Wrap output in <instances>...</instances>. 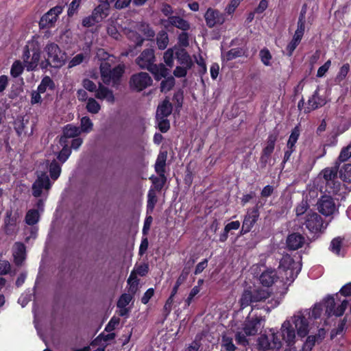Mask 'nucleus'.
Wrapping results in <instances>:
<instances>
[{
	"label": "nucleus",
	"mask_w": 351,
	"mask_h": 351,
	"mask_svg": "<svg viewBox=\"0 0 351 351\" xmlns=\"http://www.w3.org/2000/svg\"><path fill=\"white\" fill-rule=\"evenodd\" d=\"M309 330L307 319L302 313H298L282 324L279 332L274 328L265 331L258 339L256 348L263 351L279 350L285 343L288 348L285 351H296L294 347L297 339L295 331L298 337L304 338Z\"/></svg>",
	"instance_id": "f257e3e1"
},
{
	"label": "nucleus",
	"mask_w": 351,
	"mask_h": 351,
	"mask_svg": "<svg viewBox=\"0 0 351 351\" xmlns=\"http://www.w3.org/2000/svg\"><path fill=\"white\" fill-rule=\"evenodd\" d=\"M302 267L300 257L285 255L280 262L278 272L282 284L281 294H285L289 286L295 280Z\"/></svg>",
	"instance_id": "f03ea898"
},
{
	"label": "nucleus",
	"mask_w": 351,
	"mask_h": 351,
	"mask_svg": "<svg viewBox=\"0 0 351 351\" xmlns=\"http://www.w3.org/2000/svg\"><path fill=\"white\" fill-rule=\"evenodd\" d=\"M156 57L153 49H144L140 56L136 59V64L142 69H147L154 76L156 80H160L162 77L166 78L169 75V69L160 63L154 64Z\"/></svg>",
	"instance_id": "7ed1b4c3"
},
{
	"label": "nucleus",
	"mask_w": 351,
	"mask_h": 351,
	"mask_svg": "<svg viewBox=\"0 0 351 351\" xmlns=\"http://www.w3.org/2000/svg\"><path fill=\"white\" fill-rule=\"evenodd\" d=\"M41 49L39 43L35 40L27 42L23 47L21 58L27 71H36L40 60Z\"/></svg>",
	"instance_id": "20e7f679"
},
{
	"label": "nucleus",
	"mask_w": 351,
	"mask_h": 351,
	"mask_svg": "<svg viewBox=\"0 0 351 351\" xmlns=\"http://www.w3.org/2000/svg\"><path fill=\"white\" fill-rule=\"evenodd\" d=\"M338 167H328L322 172L323 182L325 184V192L330 195H337L341 189L340 179L337 176Z\"/></svg>",
	"instance_id": "39448f33"
},
{
	"label": "nucleus",
	"mask_w": 351,
	"mask_h": 351,
	"mask_svg": "<svg viewBox=\"0 0 351 351\" xmlns=\"http://www.w3.org/2000/svg\"><path fill=\"white\" fill-rule=\"evenodd\" d=\"M263 266L259 265H254L251 267V271L253 274H258L259 271H261V274L259 276L260 283L266 287H269L275 283H279L278 287L280 289L279 293L282 290V284L280 283V280L278 281V279L280 278L278 277L275 270L272 269H262ZM280 295L284 294L280 293Z\"/></svg>",
	"instance_id": "423d86ee"
},
{
	"label": "nucleus",
	"mask_w": 351,
	"mask_h": 351,
	"mask_svg": "<svg viewBox=\"0 0 351 351\" xmlns=\"http://www.w3.org/2000/svg\"><path fill=\"white\" fill-rule=\"evenodd\" d=\"M348 304L346 300H340L338 295L328 296L324 300V308L328 315L341 316Z\"/></svg>",
	"instance_id": "0eeeda50"
},
{
	"label": "nucleus",
	"mask_w": 351,
	"mask_h": 351,
	"mask_svg": "<svg viewBox=\"0 0 351 351\" xmlns=\"http://www.w3.org/2000/svg\"><path fill=\"white\" fill-rule=\"evenodd\" d=\"M270 297V293L264 289L252 291L251 289H245L240 299L241 308L250 305L252 302L265 301Z\"/></svg>",
	"instance_id": "6e6552de"
},
{
	"label": "nucleus",
	"mask_w": 351,
	"mask_h": 351,
	"mask_svg": "<svg viewBox=\"0 0 351 351\" xmlns=\"http://www.w3.org/2000/svg\"><path fill=\"white\" fill-rule=\"evenodd\" d=\"M45 50L48 58L51 61L53 68L59 69L65 64L66 53L62 51L55 43H48Z\"/></svg>",
	"instance_id": "1a4fd4ad"
},
{
	"label": "nucleus",
	"mask_w": 351,
	"mask_h": 351,
	"mask_svg": "<svg viewBox=\"0 0 351 351\" xmlns=\"http://www.w3.org/2000/svg\"><path fill=\"white\" fill-rule=\"evenodd\" d=\"M312 234L321 232L326 228L324 226L322 217L315 212L309 210L301 221Z\"/></svg>",
	"instance_id": "9d476101"
},
{
	"label": "nucleus",
	"mask_w": 351,
	"mask_h": 351,
	"mask_svg": "<svg viewBox=\"0 0 351 351\" xmlns=\"http://www.w3.org/2000/svg\"><path fill=\"white\" fill-rule=\"evenodd\" d=\"M152 79L146 72H139L133 74L129 82L132 90L141 92L152 84Z\"/></svg>",
	"instance_id": "9b49d317"
},
{
	"label": "nucleus",
	"mask_w": 351,
	"mask_h": 351,
	"mask_svg": "<svg viewBox=\"0 0 351 351\" xmlns=\"http://www.w3.org/2000/svg\"><path fill=\"white\" fill-rule=\"evenodd\" d=\"M305 13V11H303L301 13V15L299 18L298 22V27L297 29L295 32V34L293 36L292 40L291 42L287 45L286 50L287 51V54L289 56H291L295 48L298 47V45L300 44L304 33V29H305V21H304V14Z\"/></svg>",
	"instance_id": "f8f14e48"
},
{
	"label": "nucleus",
	"mask_w": 351,
	"mask_h": 351,
	"mask_svg": "<svg viewBox=\"0 0 351 351\" xmlns=\"http://www.w3.org/2000/svg\"><path fill=\"white\" fill-rule=\"evenodd\" d=\"M62 12V7L56 5L45 13L39 21L40 29H50L55 26L58 16Z\"/></svg>",
	"instance_id": "ddd939ff"
},
{
	"label": "nucleus",
	"mask_w": 351,
	"mask_h": 351,
	"mask_svg": "<svg viewBox=\"0 0 351 351\" xmlns=\"http://www.w3.org/2000/svg\"><path fill=\"white\" fill-rule=\"evenodd\" d=\"M167 156L166 152H160L155 163V171L159 177H156L153 180V182L156 184L157 181H160L161 183L158 186V188H162L167 180L165 176Z\"/></svg>",
	"instance_id": "4468645a"
},
{
	"label": "nucleus",
	"mask_w": 351,
	"mask_h": 351,
	"mask_svg": "<svg viewBox=\"0 0 351 351\" xmlns=\"http://www.w3.org/2000/svg\"><path fill=\"white\" fill-rule=\"evenodd\" d=\"M108 13L104 11L101 5H97L93 10L90 15L83 18L82 25L84 27L89 28L103 21L108 16Z\"/></svg>",
	"instance_id": "2eb2a0df"
},
{
	"label": "nucleus",
	"mask_w": 351,
	"mask_h": 351,
	"mask_svg": "<svg viewBox=\"0 0 351 351\" xmlns=\"http://www.w3.org/2000/svg\"><path fill=\"white\" fill-rule=\"evenodd\" d=\"M192 66L193 61L186 51L177 52V77L185 76Z\"/></svg>",
	"instance_id": "dca6fc26"
},
{
	"label": "nucleus",
	"mask_w": 351,
	"mask_h": 351,
	"mask_svg": "<svg viewBox=\"0 0 351 351\" xmlns=\"http://www.w3.org/2000/svg\"><path fill=\"white\" fill-rule=\"evenodd\" d=\"M51 187V183L49 176L45 172H42L32 184V195L35 197H39L42 195L43 189L49 190Z\"/></svg>",
	"instance_id": "f3484780"
},
{
	"label": "nucleus",
	"mask_w": 351,
	"mask_h": 351,
	"mask_svg": "<svg viewBox=\"0 0 351 351\" xmlns=\"http://www.w3.org/2000/svg\"><path fill=\"white\" fill-rule=\"evenodd\" d=\"M204 19L206 25L210 28L222 25L226 20L223 13L212 8H209L205 12Z\"/></svg>",
	"instance_id": "a211bd4d"
},
{
	"label": "nucleus",
	"mask_w": 351,
	"mask_h": 351,
	"mask_svg": "<svg viewBox=\"0 0 351 351\" xmlns=\"http://www.w3.org/2000/svg\"><path fill=\"white\" fill-rule=\"evenodd\" d=\"M322 88L318 86L312 97L308 101L309 110L317 109L324 106L327 103V97L325 93L321 94Z\"/></svg>",
	"instance_id": "6ab92c4d"
},
{
	"label": "nucleus",
	"mask_w": 351,
	"mask_h": 351,
	"mask_svg": "<svg viewBox=\"0 0 351 351\" xmlns=\"http://www.w3.org/2000/svg\"><path fill=\"white\" fill-rule=\"evenodd\" d=\"M319 211L324 215H330L337 210L336 205L332 198L328 195L322 197L319 203Z\"/></svg>",
	"instance_id": "aec40b11"
},
{
	"label": "nucleus",
	"mask_w": 351,
	"mask_h": 351,
	"mask_svg": "<svg viewBox=\"0 0 351 351\" xmlns=\"http://www.w3.org/2000/svg\"><path fill=\"white\" fill-rule=\"evenodd\" d=\"M14 262L16 266L23 264L26 258V246L22 242H16L12 249Z\"/></svg>",
	"instance_id": "412c9836"
},
{
	"label": "nucleus",
	"mask_w": 351,
	"mask_h": 351,
	"mask_svg": "<svg viewBox=\"0 0 351 351\" xmlns=\"http://www.w3.org/2000/svg\"><path fill=\"white\" fill-rule=\"evenodd\" d=\"M264 319L263 317H256L252 319H247L243 328L244 332L246 335H254L258 329L263 326Z\"/></svg>",
	"instance_id": "4be33fe9"
},
{
	"label": "nucleus",
	"mask_w": 351,
	"mask_h": 351,
	"mask_svg": "<svg viewBox=\"0 0 351 351\" xmlns=\"http://www.w3.org/2000/svg\"><path fill=\"white\" fill-rule=\"evenodd\" d=\"M172 112V104L169 99H164L159 104L156 112V119L167 118Z\"/></svg>",
	"instance_id": "5701e85b"
},
{
	"label": "nucleus",
	"mask_w": 351,
	"mask_h": 351,
	"mask_svg": "<svg viewBox=\"0 0 351 351\" xmlns=\"http://www.w3.org/2000/svg\"><path fill=\"white\" fill-rule=\"evenodd\" d=\"M258 218V212L257 210L254 209L249 213L245 217L243 222L241 232L245 234L250 231L254 224L256 223Z\"/></svg>",
	"instance_id": "b1692460"
},
{
	"label": "nucleus",
	"mask_w": 351,
	"mask_h": 351,
	"mask_svg": "<svg viewBox=\"0 0 351 351\" xmlns=\"http://www.w3.org/2000/svg\"><path fill=\"white\" fill-rule=\"evenodd\" d=\"M95 97L101 100L106 99L108 102L111 104L114 103L115 101L112 90L101 84H99V88L96 90Z\"/></svg>",
	"instance_id": "393cba45"
},
{
	"label": "nucleus",
	"mask_w": 351,
	"mask_h": 351,
	"mask_svg": "<svg viewBox=\"0 0 351 351\" xmlns=\"http://www.w3.org/2000/svg\"><path fill=\"white\" fill-rule=\"evenodd\" d=\"M304 243V237L298 233H293L290 234L287 239V246L291 250H297L301 247Z\"/></svg>",
	"instance_id": "a878e982"
},
{
	"label": "nucleus",
	"mask_w": 351,
	"mask_h": 351,
	"mask_svg": "<svg viewBox=\"0 0 351 351\" xmlns=\"http://www.w3.org/2000/svg\"><path fill=\"white\" fill-rule=\"evenodd\" d=\"M56 88V84L53 80L48 75H45L41 80L40 84L38 86V90L39 93H44L47 89L53 90Z\"/></svg>",
	"instance_id": "bb28decb"
},
{
	"label": "nucleus",
	"mask_w": 351,
	"mask_h": 351,
	"mask_svg": "<svg viewBox=\"0 0 351 351\" xmlns=\"http://www.w3.org/2000/svg\"><path fill=\"white\" fill-rule=\"evenodd\" d=\"M12 215V210H8L4 219V229L7 234H11L16 226V218L13 217Z\"/></svg>",
	"instance_id": "cd10ccee"
},
{
	"label": "nucleus",
	"mask_w": 351,
	"mask_h": 351,
	"mask_svg": "<svg viewBox=\"0 0 351 351\" xmlns=\"http://www.w3.org/2000/svg\"><path fill=\"white\" fill-rule=\"evenodd\" d=\"M123 73L124 69L120 65L112 69L110 77L106 80V84H109L111 81L114 84L119 82Z\"/></svg>",
	"instance_id": "c85d7f7f"
},
{
	"label": "nucleus",
	"mask_w": 351,
	"mask_h": 351,
	"mask_svg": "<svg viewBox=\"0 0 351 351\" xmlns=\"http://www.w3.org/2000/svg\"><path fill=\"white\" fill-rule=\"evenodd\" d=\"M40 220V213L38 210L30 209L25 215V221L29 226L36 224Z\"/></svg>",
	"instance_id": "c756f323"
},
{
	"label": "nucleus",
	"mask_w": 351,
	"mask_h": 351,
	"mask_svg": "<svg viewBox=\"0 0 351 351\" xmlns=\"http://www.w3.org/2000/svg\"><path fill=\"white\" fill-rule=\"evenodd\" d=\"M275 142H276L275 136H270L268 138L267 145L265 146V147L263 149V156L261 157L262 160H264L265 162H266L267 160L269 158L270 154L273 152V151L274 149Z\"/></svg>",
	"instance_id": "7c9ffc66"
},
{
	"label": "nucleus",
	"mask_w": 351,
	"mask_h": 351,
	"mask_svg": "<svg viewBox=\"0 0 351 351\" xmlns=\"http://www.w3.org/2000/svg\"><path fill=\"white\" fill-rule=\"evenodd\" d=\"M62 134L69 138H73L79 136L81 134V131L80 127L72 124H67L63 128Z\"/></svg>",
	"instance_id": "2f4dec72"
},
{
	"label": "nucleus",
	"mask_w": 351,
	"mask_h": 351,
	"mask_svg": "<svg viewBox=\"0 0 351 351\" xmlns=\"http://www.w3.org/2000/svg\"><path fill=\"white\" fill-rule=\"evenodd\" d=\"M61 166L57 162L56 160L53 159L49 167V171L51 178L53 180H56L60 176L61 173Z\"/></svg>",
	"instance_id": "473e14b6"
},
{
	"label": "nucleus",
	"mask_w": 351,
	"mask_h": 351,
	"mask_svg": "<svg viewBox=\"0 0 351 351\" xmlns=\"http://www.w3.org/2000/svg\"><path fill=\"white\" fill-rule=\"evenodd\" d=\"M176 295V285L172 287L171 292L169 298L166 301L163 308V315L165 318L170 313L172 305L173 304V298Z\"/></svg>",
	"instance_id": "72a5a7b5"
},
{
	"label": "nucleus",
	"mask_w": 351,
	"mask_h": 351,
	"mask_svg": "<svg viewBox=\"0 0 351 351\" xmlns=\"http://www.w3.org/2000/svg\"><path fill=\"white\" fill-rule=\"evenodd\" d=\"M80 131L84 133H89L93 129V123L90 119L87 117H83L80 120Z\"/></svg>",
	"instance_id": "f704fd0d"
},
{
	"label": "nucleus",
	"mask_w": 351,
	"mask_h": 351,
	"mask_svg": "<svg viewBox=\"0 0 351 351\" xmlns=\"http://www.w3.org/2000/svg\"><path fill=\"white\" fill-rule=\"evenodd\" d=\"M24 66L20 60H16L13 62L10 69V75L12 77L16 78L20 76L23 71Z\"/></svg>",
	"instance_id": "c9c22d12"
},
{
	"label": "nucleus",
	"mask_w": 351,
	"mask_h": 351,
	"mask_svg": "<svg viewBox=\"0 0 351 351\" xmlns=\"http://www.w3.org/2000/svg\"><path fill=\"white\" fill-rule=\"evenodd\" d=\"M86 108L91 114H97L101 110V106L94 98L90 97L87 99Z\"/></svg>",
	"instance_id": "e433bc0d"
},
{
	"label": "nucleus",
	"mask_w": 351,
	"mask_h": 351,
	"mask_svg": "<svg viewBox=\"0 0 351 351\" xmlns=\"http://www.w3.org/2000/svg\"><path fill=\"white\" fill-rule=\"evenodd\" d=\"M309 210H311L308 209L307 202L302 201L295 208L296 215L298 217L299 221H302L306 213Z\"/></svg>",
	"instance_id": "4c0bfd02"
},
{
	"label": "nucleus",
	"mask_w": 351,
	"mask_h": 351,
	"mask_svg": "<svg viewBox=\"0 0 351 351\" xmlns=\"http://www.w3.org/2000/svg\"><path fill=\"white\" fill-rule=\"evenodd\" d=\"M244 53L241 49H232L226 53L222 54V58L226 59L227 61L232 60L235 58L240 57Z\"/></svg>",
	"instance_id": "58836bf2"
},
{
	"label": "nucleus",
	"mask_w": 351,
	"mask_h": 351,
	"mask_svg": "<svg viewBox=\"0 0 351 351\" xmlns=\"http://www.w3.org/2000/svg\"><path fill=\"white\" fill-rule=\"evenodd\" d=\"M341 243L340 238L334 239L330 243V250L337 255H343V252H341Z\"/></svg>",
	"instance_id": "ea45409f"
},
{
	"label": "nucleus",
	"mask_w": 351,
	"mask_h": 351,
	"mask_svg": "<svg viewBox=\"0 0 351 351\" xmlns=\"http://www.w3.org/2000/svg\"><path fill=\"white\" fill-rule=\"evenodd\" d=\"M99 69L102 80L106 84V80H107L110 75L112 71L111 66L108 62H102Z\"/></svg>",
	"instance_id": "a19ab883"
},
{
	"label": "nucleus",
	"mask_w": 351,
	"mask_h": 351,
	"mask_svg": "<svg viewBox=\"0 0 351 351\" xmlns=\"http://www.w3.org/2000/svg\"><path fill=\"white\" fill-rule=\"evenodd\" d=\"M177 34H178V40L180 46L186 47L189 45V41L191 39L190 32H182L180 34L177 32Z\"/></svg>",
	"instance_id": "79ce46f5"
},
{
	"label": "nucleus",
	"mask_w": 351,
	"mask_h": 351,
	"mask_svg": "<svg viewBox=\"0 0 351 351\" xmlns=\"http://www.w3.org/2000/svg\"><path fill=\"white\" fill-rule=\"evenodd\" d=\"M177 29L182 32H191V27L186 19L177 16Z\"/></svg>",
	"instance_id": "37998d69"
},
{
	"label": "nucleus",
	"mask_w": 351,
	"mask_h": 351,
	"mask_svg": "<svg viewBox=\"0 0 351 351\" xmlns=\"http://www.w3.org/2000/svg\"><path fill=\"white\" fill-rule=\"evenodd\" d=\"M175 80L173 77H167L162 80L160 83V90L161 92H167L171 89L174 86Z\"/></svg>",
	"instance_id": "c03bdc74"
},
{
	"label": "nucleus",
	"mask_w": 351,
	"mask_h": 351,
	"mask_svg": "<svg viewBox=\"0 0 351 351\" xmlns=\"http://www.w3.org/2000/svg\"><path fill=\"white\" fill-rule=\"evenodd\" d=\"M71 154V149L70 147H62V149L58 152L57 159L61 162L64 163Z\"/></svg>",
	"instance_id": "a18cd8bd"
},
{
	"label": "nucleus",
	"mask_w": 351,
	"mask_h": 351,
	"mask_svg": "<svg viewBox=\"0 0 351 351\" xmlns=\"http://www.w3.org/2000/svg\"><path fill=\"white\" fill-rule=\"evenodd\" d=\"M132 299V296L130 294L123 293L119 298L117 306L118 308L125 307L129 304Z\"/></svg>",
	"instance_id": "49530a36"
},
{
	"label": "nucleus",
	"mask_w": 351,
	"mask_h": 351,
	"mask_svg": "<svg viewBox=\"0 0 351 351\" xmlns=\"http://www.w3.org/2000/svg\"><path fill=\"white\" fill-rule=\"evenodd\" d=\"M85 58V55L82 53L77 54L73 58H72L71 60L69 62L68 67L73 68L74 66L80 65L83 62Z\"/></svg>",
	"instance_id": "de8ad7c7"
},
{
	"label": "nucleus",
	"mask_w": 351,
	"mask_h": 351,
	"mask_svg": "<svg viewBox=\"0 0 351 351\" xmlns=\"http://www.w3.org/2000/svg\"><path fill=\"white\" fill-rule=\"evenodd\" d=\"M260 58L265 66H270L271 64V55L268 49H262L260 51Z\"/></svg>",
	"instance_id": "09e8293b"
},
{
	"label": "nucleus",
	"mask_w": 351,
	"mask_h": 351,
	"mask_svg": "<svg viewBox=\"0 0 351 351\" xmlns=\"http://www.w3.org/2000/svg\"><path fill=\"white\" fill-rule=\"evenodd\" d=\"M299 137V131L297 129H294L287 142V149H293L295 144L296 143Z\"/></svg>",
	"instance_id": "8fccbe9b"
},
{
	"label": "nucleus",
	"mask_w": 351,
	"mask_h": 351,
	"mask_svg": "<svg viewBox=\"0 0 351 351\" xmlns=\"http://www.w3.org/2000/svg\"><path fill=\"white\" fill-rule=\"evenodd\" d=\"M156 122L158 124V130L161 132L165 133L169 130V129L170 128V123H169V121L167 118H163L161 119H156Z\"/></svg>",
	"instance_id": "3c124183"
},
{
	"label": "nucleus",
	"mask_w": 351,
	"mask_h": 351,
	"mask_svg": "<svg viewBox=\"0 0 351 351\" xmlns=\"http://www.w3.org/2000/svg\"><path fill=\"white\" fill-rule=\"evenodd\" d=\"M120 319L113 316L105 327V331L110 332L119 324Z\"/></svg>",
	"instance_id": "603ef678"
},
{
	"label": "nucleus",
	"mask_w": 351,
	"mask_h": 351,
	"mask_svg": "<svg viewBox=\"0 0 351 351\" xmlns=\"http://www.w3.org/2000/svg\"><path fill=\"white\" fill-rule=\"evenodd\" d=\"M149 269V265L147 263L136 265L134 267L136 273L142 277L145 276L148 274Z\"/></svg>",
	"instance_id": "864d4df0"
},
{
	"label": "nucleus",
	"mask_w": 351,
	"mask_h": 351,
	"mask_svg": "<svg viewBox=\"0 0 351 351\" xmlns=\"http://www.w3.org/2000/svg\"><path fill=\"white\" fill-rule=\"evenodd\" d=\"M176 48V46H174L172 48L169 49L167 51H166L164 53V60L166 64L170 67L173 66V50Z\"/></svg>",
	"instance_id": "5fc2aeb1"
},
{
	"label": "nucleus",
	"mask_w": 351,
	"mask_h": 351,
	"mask_svg": "<svg viewBox=\"0 0 351 351\" xmlns=\"http://www.w3.org/2000/svg\"><path fill=\"white\" fill-rule=\"evenodd\" d=\"M317 340V337L314 335H310L306 338V340L303 346V351H311L314 346Z\"/></svg>",
	"instance_id": "6e6d98bb"
},
{
	"label": "nucleus",
	"mask_w": 351,
	"mask_h": 351,
	"mask_svg": "<svg viewBox=\"0 0 351 351\" xmlns=\"http://www.w3.org/2000/svg\"><path fill=\"white\" fill-rule=\"evenodd\" d=\"M324 308V302L323 303L315 304L311 310V317L315 319L319 317Z\"/></svg>",
	"instance_id": "4d7b16f0"
},
{
	"label": "nucleus",
	"mask_w": 351,
	"mask_h": 351,
	"mask_svg": "<svg viewBox=\"0 0 351 351\" xmlns=\"http://www.w3.org/2000/svg\"><path fill=\"white\" fill-rule=\"evenodd\" d=\"M350 157H351V144L341 150L339 156V160L340 162H344Z\"/></svg>",
	"instance_id": "13d9d810"
},
{
	"label": "nucleus",
	"mask_w": 351,
	"mask_h": 351,
	"mask_svg": "<svg viewBox=\"0 0 351 351\" xmlns=\"http://www.w3.org/2000/svg\"><path fill=\"white\" fill-rule=\"evenodd\" d=\"M222 346L228 351H234L236 346L234 345L232 339L223 337Z\"/></svg>",
	"instance_id": "bf43d9fd"
},
{
	"label": "nucleus",
	"mask_w": 351,
	"mask_h": 351,
	"mask_svg": "<svg viewBox=\"0 0 351 351\" xmlns=\"http://www.w3.org/2000/svg\"><path fill=\"white\" fill-rule=\"evenodd\" d=\"M349 70H350L349 64H343L340 68L339 72L337 76V80L339 82L343 80L346 78V75H348Z\"/></svg>",
	"instance_id": "052dcab7"
},
{
	"label": "nucleus",
	"mask_w": 351,
	"mask_h": 351,
	"mask_svg": "<svg viewBox=\"0 0 351 351\" xmlns=\"http://www.w3.org/2000/svg\"><path fill=\"white\" fill-rule=\"evenodd\" d=\"M156 202V198L154 194H152L150 191L148 193V200L147 204V212L152 213L154 210L155 204Z\"/></svg>",
	"instance_id": "680f3d73"
},
{
	"label": "nucleus",
	"mask_w": 351,
	"mask_h": 351,
	"mask_svg": "<svg viewBox=\"0 0 351 351\" xmlns=\"http://www.w3.org/2000/svg\"><path fill=\"white\" fill-rule=\"evenodd\" d=\"M341 176L342 179L346 182H351V165H346L343 169L341 171Z\"/></svg>",
	"instance_id": "e2e57ef3"
},
{
	"label": "nucleus",
	"mask_w": 351,
	"mask_h": 351,
	"mask_svg": "<svg viewBox=\"0 0 351 351\" xmlns=\"http://www.w3.org/2000/svg\"><path fill=\"white\" fill-rule=\"evenodd\" d=\"M83 87L90 91V92H96L97 86L96 84L90 80L86 78L82 81Z\"/></svg>",
	"instance_id": "0e129e2a"
},
{
	"label": "nucleus",
	"mask_w": 351,
	"mask_h": 351,
	"mask_svg": "<svg viewBox=\"0 0 351 351\" xmlns=\"http://www.w3.org/2000/svg\"><path fill=\"white\" fill-rule=\"evenodd\" d=\"M14 130L18 136H21L25 129V124L23 123V119L16 120L14 123Z\"/></svg>",
	"instance_id": "69168bd1"
},
{
	"label": "nucleus",
	"mask_w": 351,
	"mask_h": 351,
	"mask_svg": "<svg viewBox=\"0 0 351 351\" xmlns=\"http://www.w3.org/2000/svg\"><path fill=\"white\" fill-rule=\"evenodd\" d=\"M11 269L10 263L6 260H0V275L8 274Z\"/></svg>",
	"instance_id": "338daca9"
},
{
	"label": "nucleus",
	"mask_w": 351,
	"mask_h": 351,
	"mask_svg": "<svg viewBox=\"0 0 351 351\" xmlns=\"http://www.w3.org/2000/svg\"><path fill=\"white\" fill-rule=\"evenodd\" d=\"M168 37L167 34H163L160 38H157V45L160 49H165L168 44Z\"/></svg>",
	"instance_id": "774afa93"
}]
</instances>
